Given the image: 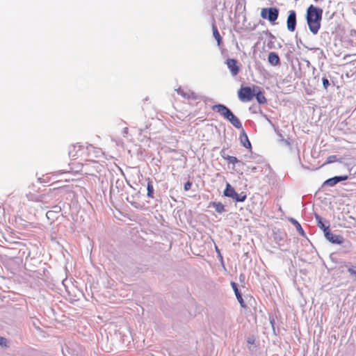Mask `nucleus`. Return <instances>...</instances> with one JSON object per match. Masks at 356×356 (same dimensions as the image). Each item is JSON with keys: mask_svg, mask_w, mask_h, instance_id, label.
<instances>
[{"mask_svg": "<svg viewBox=\"0 0 356 356\" xmlns=\"http://www.w3.org/2000/svg\"><path fill=\"white\" fill-rule=\"evenodd\" d=\"M255 97L259 104H264L266 102V98L265 97L263 92H261L260 90L258 92H255Z\"/></svg>", "mask_w": 356, "mask_h": 356, "instance_id": "nucleus-15", "label": "nucleus"}, {"mask_svg": "<svg viewBox=\"0 0 356 356\" xmlns=\"http://www.w3.org/2000/svg\"><path fill=\"white\" fill-rule=\"evenodd\" d=\"M222 157L226 160L229 163L235 165L236 163L243 165L244 163L238 160L236 156L225 155L223 152H221Z\"/></svg>", "mask_w": 356, "mask_h": 356, "instance_id": "nucleus-11", "label": "nucleus"}, {"mask_svg": "<svg viewBox=\"0 0 356 356\" xmlns=\"http://www.w3.org/2000/svg\"><path fill=\"white\" fill-rule=\"evenodd\" d=\"M0 345L2 346H7V339L4 337H0Z\"/></svg>", "mask_w": 356, "mask_h": 356, "instance_id": "nucleus-25", "label": "nucleus"}, {"mask_svg": "<svg viewBox=\"0 0 356 356\" xmlns=\"http://www.w3.org/2000/svg\"><path fill=\"white\" fill-rule=\"evenodd\" d=\"M235 295H236V297L238 302L240 303V305L242 307L245 308L246 307V305H245V302H244V300H243V298L241 296V293L238 291V292L236 293Z\"/></svg>", "mask_w": 356, "mask_h": 356, "instance_id": "nucleus-18", "label": "nucleus"}, {"mask_svg": "<svg viewBox=\"0 0 356 356\" xmlns=\"http://www.w3.org/2000/svg\"><path fill=\"white\" fill-rule=\"evenodd\" d=\"M212 205L218 213H221L225 211V206L221 202H214L212 203Z\"/></svg>", "mask_w": 356, "mask_h": 356, "instance_id": "nucleus-16", "label": "nucleus"}, {"mask_svg": "<svg viewBox=\"0 0 356 356\" xmlns=\"http://www.w3.org/2000/svg\"><path fill=\"white\" fill-rule=\"evenodd\" d=\"M82 150V146L79 144L72 145L69 147V156L74 158L79 156V152Z\"/></svg>", "mask_w": 356, "mask_h": 356, "instance_id": "nucleus-9", "label": "nucleus"}, {"mask_svg": "<svg viewBox=\"0 0 356 356\" xmlns=\"http://www.w3.org/2000/svg\"><path fill=\"white\" fill-rule=\"evenodd\" d=\"M323 85L325 89H327L330 85L329 81L327 78L323 79Z\"/></svg>", "mask_w": 356, "mask_h": 356, "instance_id": "nucleus-26", "label": "nucleus"}, {"mask_svg": "<svg viewBox=\"0 0 356 356\" xmlns=\"http://www.w3.org/2000/svg\"><path fill=\"white\" fill-rule=\"evenodd\" d=\"M348 179L347 175L343 176H336L332 178H330L324 181V186H333L336 185L337 183L341 181H346Z\"/></svg>", "mask_w": 356, "mask_h": 356, "instance_id": "nucleus-8", "label": "nucleus"}, {"mask_svg": "<svg viewBox=\"0 0 356 356\" xmlns=\"http://www.w3.org/2000/svg\"><path fill=\"white\" fill-rule=\"evenodd\" d=\"M287 29L289 31L293 32L296 26V13L295 10H289L286 21Z\"/></svg>", "mask_w": 356, "mask_h": 356, "instance_id": "nucleus-5", "label": "nucleus"}, {"mask_svg": "<svg viewBox=\"0 0 356 356\" xmlns=\"http://www.w3.org/2000/svg\"><path fill=\"white\" fill-rule=\"evenodd\" d=\"M316 220L318 222V226L323 230L324 234H325L327 231H330L329 225L326 226L323 222L322 218L319 216H316Z\"/></svg>", "mask_w": 356, "mask_h": 356, "instance_id": "nucleus-14", "label": "nucleus"}, {"mask_svg": "<svg viewBox=\"0 0 356 356\" xmlns=\"http://www.w3.org/2000/svg\"><path fill=\"white\" fill-rule=\"evenodd\" d=\"M223 193L225 196L232 197V199H234V196H236V192L229 183L226 184V188Z\"/></svg>", "mask_w": 356, "mask_h": 356, "instance_id": "nucleus-12", "label": "nucleus"}, {"mask_svg": "<svg viewBox=\"0 0 356 356\" xmlns=\"http://www.w3.org/2000/svg\"><path fill=\"white\" fill-rule=\"evenodd\" d=\"M233 200L236 202H244L246 200V195H239L236 193V196H234Z\"/></svg>", "mask_w": 356, "mask_h": 356, "instance_id": "nucleus-19", "label": "nucleus"}, {"mask_svg": "<svg viewBox=\"0 0 356 356\" xmlns=\"http://www.w3.org/2000/svg\"><path fill=\"white\" fill-rule=\"evenodd\" d=\"M213 35L217 41V44L220 46L222 43V37L220 36L218 28L215 24L212 25Z\"/></svg>", "mask_w": 356, "mask_h": 356, "instance_id": "nucleus-13", "label": "nucleus"}, {"mask_svg": "<svg viewBox=\"0 0 356 356\" xmlns=\"http://www.w3.org/2000/svg\"><path fill=\"white\" fill-rule=\"evenodd\" d=\"M268 62L273 66L280 65V60L278 54L275 52H270L268 57Z\"/></svg>", "mask_w": 356, "mask_h": 356, "instance_id": "nucleus-10", "label": "nucleus"}, {"mask_svg": "<svg viewBox=\"0 0 356 356\" xmlns=\"http://www.w3.org/2000/svg\"><path fill=\"white\" fill-rule=\"evenodd\" d=\"M147 197H150V198H153L154 187L152 185V182L151 181H149L147 183Z\"/></svg>", "mask_w": 356, "mask_h": 356, "instance_id": "nucleus-17", "label": "nucleus"}, {"mask_svg": "<svg viewBox=\"0 0 356 356\" xmlns=\"http://www.w3.org/2000/svg\"><path fill=\"white\" fill-rule=\"evenodd\" d=\"M292 222H293V224L296 225V229L298 230V232L301 234L302 235H304V231L301 227V225H300L299 222H298L296 220H292Z\"/></svg>", "mask_w": 356, "mask_h": 356, "instance_id": "nucleus-21", "label": "nucleus"}, {"mask_svg": "<svg viewBox=\"0 0 356 356\" xmlns=\"http://www.w3.org/2000/svg\"><path fill=\"white\" fill-rule=\"evenodd\" d=\"M231 285H232V289H233V290L234 291V293H236L239 291L238 289V287H237V284L235 282H231Z\"/></svg>", "mask_w": 356, "mask_h": 356, "instance_id": "nucleus-27", "label": "nucleus"}, {"mask_svg": "<svg viewBox=\"0 0 356 356\" xmlns=\"http://www.w3.org/2000/svg\"><path fill=\"white\" fill-rule=\"evenodd\" d=\"M348 271L350 275H354L356 277V266H352L348 268Z\"/></svg>", "mask_w": 356, "mask_h": 356, "instance_id": "nucleus-23", "label": "nucleus"}, {"mask_svg": "<svg viewBox=\"0 0 356 356\" xmlns=\"http://www.w3.org/2000/svg\"><path fill=\"white\" fill-rule=\"evenodd\" d=\"M337 160L336 155H331L327 158L326 162L323 164L327 165L335 162Z\"/></svg>", "mask_w": 356, "mask_h": 356, "instance_id": "nucleus-20", "label": "nucleus"}, {"mask_svg": "<svg viewBox=\"0 0 356 356\" xmlns=\"http://www.w3.org/2000/svg\"><path fill=\"white\" fill-rule=\"evenodd\" d=\"M226 64L227 67L229 68L232 75L236 76L238 74L239 72V66L238 65V62L236 59L234 58H228L226 60Z\"/></svg>", "mask_w": 356, "mask_h": 356, "instance_id": "nucleus-7", "label": "nucleus"}, {"mask_svg": "<svg viewBox=\"0 0 356 356\" xmlns=\"http://www.w3.org/2000/svg\"><path fill=\"white\" fill-rule=\"evenodd\" d=\"M325 236L332 243L341 245L344 241L342 236L334 234L330 230L326 232Z\"/></svg>", "mask_w": 356, "mask_h": 356, "instance_id": "nucleus-6", "label": "nucleus"}, {"mask_svg": "<svg viewBox=\"0 0 356 356\" xmlns=\"http://www.w3.org/2000/svg\"><path fill=\"white\" fill-rule=\"evenodd\" d=\"M242 143L245 147L251 148V143L249 141L248 138L246 135H245V140L244 141L242 140Z\"/></svg>", "mask_w": 356, "mask_h": 356, "instance_id": "nucleus-22", "label": "nucleus"}, {"mask_svg": "<svg viewBox=\"0 0 356 356\" xmlns=\"http://www.w3.org/2000/svg\"><path fill=\"white\" fill-rule=\"evenodd\" d=\"M261 17L263 19H268L272 24H275V21L278 18L279 10L277 8H265L261 10Z\"/></svg>", "mask_w": 356, "mask_h": 356, "instance_id": "nucleus-4", "label": "nucleus"}, {"mask_svg": "<svg viewBox=\"0 0 356 356\" xmlns=\"http://www.w3.org/2000/svg\"><path fill=\"white\" fill-rule=\"evenodd\" d=\"M192 186V182L190 181H188L185 184H184V190L185 191H189L191 189Z\"/></svg>", "mask_w": 356, "mask_h": 356, "instance_id": "nucleus-24", "label": "nucleus"}, {"mask_svg": "<svg viewBox=\"0 0 356 356\" xmlns=\"http://www.w3.org/2000/svg\"><path fill=\"white\" fill-rule=\"evenodd\" d=\"M323 10L310 5L307 10V22L310 31L316 34L321 27Z\"/></svg>", "mask_w": 356, "mask_h": 356, "instance_id": "nucleus-1", "label": "nucleus"}, {"mask_svg": "<svg viewBox=\"0 0 356 356\" xmlns=\"http://www.w3.org/2000/svg\"><path fill=\"white\" fill-rule=\"evenodd\" d=\"M258 88L257 86H254L251 88L249 86H241L238 91V99L243 102H250L255 95V89Z\"/></svg>", "mask_w": 356, "mask_h": 356, "instance_id": "nucleus-3", "label": "nucleus"}, {"mask_svg": "<svg viewBox=\"0 0 356 356\" xmlns=\"http://www.w3.org/2000/svg\"><path fill=\"white\" fill-rule=\"evenodd\" d=\"M212 110L218 113L225 119L228 120L235 128L241 129L242 127V124L239 119L225 105H214L212 106Z\"/></svg>", "mask_w": 356, "mask_h": 356, "instance_id": "nucleus-2", "label": "nucleus"}]
</instances>
